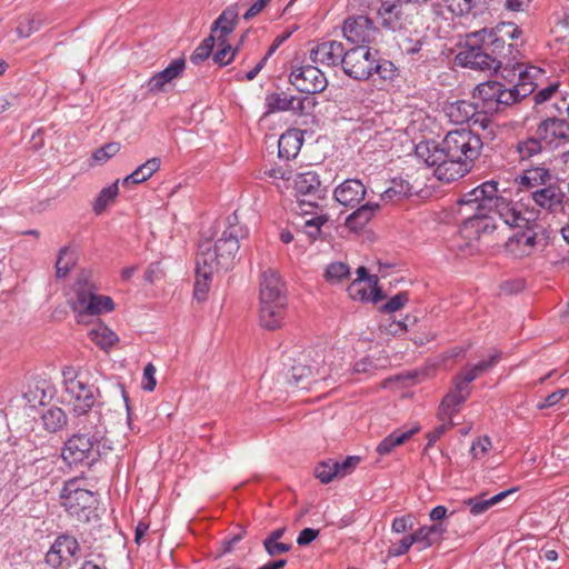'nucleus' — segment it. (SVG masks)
<instances>
[{
  "label": "nucleus",
  "instance_id": "1",
  "mask_svg": "<svg viewBox=\"0 0 569 569\" xmlns=\"http://www.w3.org/2000/svg\"><path fill=\"white\" fill-rule=\"evenodd\" d=\"M498 181L488 180L465 193L457 201L461 216V232L479 238L496 229L495 212L507 226H528L535 222L537 210L522 201L499 196Z\"/></svg>",
  "mask_w": 569,
  "mask_h": 569
},
{
  "label": "nucleus",
  "instance_id": "2",
  "mask_svg": "<svg viewBox=\"0 0 569 569\" xmlns=\"http://www.w3.org/2000/svg\"><path fill=\"white\" fill-rule=\"evenodd\" d=\"M482 140L471 130L449 131L441 143L420 141L415 148L418 160L433 168V176L446 183L466 176L481 153Z\"/></svg>",
  "mask_w": 569,
  "mask_h": 569
},
{
  "label": "nucleus",
  "instance_id": "3",
  "mask_svg": "<svg viewBox=\"0 0 569 569\" xmlns=\"http://www.w3.org/2000/svg\"><path fill=\"white\" fill-rule=\"evenodd\" d=\"M248 237V229L242 226L236 213L227 218L226 228L212 243L202 240L198 247V258L204 264H212L218 269H229L233 266L240 247V240Z\"/></svg>",
  "mask_w": 569,
  "mask_h": 569
},
{
  "label": "nucleus",
  "instance_id": "4",
  "mask_svg": "<svg viewBox=\"0 0 569 569\" xmlns=\"http://www.w3.org/2000/svg\"><path fill=\"white\" fill-rule=\"evenodd\" d=\"M343 72L355 80L390 82L397 77L398 69L387 59L380 58L378 51L368 46H357L346 50L341 66Z\"/></svg>",
  "mask_w": 569,
  "mask_h": 569
},
{
  "label": "nucleus",
  "instance_id": "5",
  "mask_svg": "<svg viewBox=\"0 0 569 569\" xmlns=\"http://www.w3.org/2000/svg\"><path fill=\"white\" fill-rule=\"evenodd\" d=\"M73 297L69 305L78 322H86L87 317H97L114 310V302L109 296L97 293V288L87 273H81L72 286Z\"/></svg>",
  "mask_w": 569,
  "mask_h": 569
},
{
  "label": "nucleus",
  "instance_id": "6",
  "mask_svg": "<svg viewBox=\"0 0 569 569\" xmlns=\"http://www.w3.org/2000/svg\"><path fill=\"white\" fill-rule=\"evenodd\" d=\"M64 399L71 407L72 415H82L97 406L99 390L78 378L76 368L69 366L62 369Z\"/></svg>",
  "mask_w": 569,
  "mask_h": 569
},
{
  "label": "nucleus",
  "instance_id": "7",
  "mask_svg": "<svg viewBox=\"0 0 569 569\" xmlns=\"http://www.w3.org/2000/svg\"><path fill=\"white\" fill-rule=\"evenodd\" d=\"M293 189L299 210L305 214L312 213L315 209H318L327 193L319 174L312 170L297 173L293 178Z\"/></svg>",
  "mask_w": 569,
  "mask_h": 569
},
{
  "label": "nucleus",
  "instance_id": "8",
  "mask_svg": "<svg viewBox=\"0 0 569 569\" xmlns=\"http://www.w3.org/2000/svg\"><path fill=\"white\" fill-rule=\"evenodd\" d=\"M456 59L461 67L488 73L497 72L501 68V61L485 49L475 33L467 37L465 47Z\"/></svg>",
  "mask_w": 569,
  "mask_h": 569
},
{
  "label": "nucleus",
  "instance_id": "9",
  "mask_svg": "<svg viewBox=\"0 0 569 569\" xmlns=\"http://www.w3.org/2000/svg\"><path fill=\"white\" fill-rule=\"evenodd\" d=\"M342 33L347 41L357 46H368L382 40V31L366 14H353L345 19Z\"/></svg>",
  "mask_w": 569,
  "mask_h": 569
},
{
  "label": "nucleus",
  "instance_id": "10",
  "mask_svg": "<svg viewBox=\"0 0 569 569\" xmlns=\"http://www.w3.org/2000/svg\"><path fill=\"white\" fill-rule=\"evenodd\" d=\"M100 441L92 439L87 433H74L63 445L61 450L62 459L69 465H91L99 455L98 445Z\"/></svg>",
  "mask_w": 569,
  "mask_h": 569
},
{
  "label": "nucleus",
  "instance_id": "11",
  "mask_svg": "<svg viewBox=\"0 0 569 569\" xmlns=\"http://www.w3.org/2000/svg\"><path fill=\"white\" fill-rule=\"evenodd\" d=\"M319 360L313 359L312 363H297L292 366L289 382L298 388L308 389L313 383L335 379L333 369L325 361V357L317 355Z\"/></svg>",
  "mask_w": 569,
  "mask_h": 569
},
{
  "label": "nucleus",
  "instance_id": "12",
  "mask_svg": "<svg viewBox=\"0 0 569 569\" xmlns=\"http://www.w3.org/2000/svg\"><path fill=\"white\" fill-rule=\"evenodd\" d=\"M416 13L401 1H387L378 10L381 29L391 32H406L413 24Z\"/></svg>",
  "mask_w": 569,
  "mask_h": 569
},
{
  "label": "nucleus",
  "instance_id": "13",
  "mask_svg": "<svg viewBox=\"0 0 569 569\" xmlns=\"http://www.w3.org/2000/svg\"><path fill=\"white\" fill-rule=\"evenodd\" d=\"M80 551L78 540L69 535H61L46 553V563L53 569L70 567Z\"/></svg>",
  "mask_w": 569,
  "mask_h": 569
},
{
  "label": "nucleus",
  "instance_id": "14",
  "mask_svg": "<svg viewBox=\"0 0 569 569\" xmlns=\"http://www.w3.org/2000/svg\"><path fill=\"white\" fill-rule=\"evenodd\" d=\"M94 502L92 491L79 487L77 478L68 480L61 491V503L72 516L90 508Z\"/></svg>",
  "mask_w": 569,
  "mask_h": 569
},
{
  "label": "nucleus",
  "instance_id": "15",
  "mask_svg": "<svg viewBox=\"0 0 569 569\" xmlns=\"http://www.w3.org/2000/svg\"><path fill=\"white\" fill-rule=\"evenodd\" d=\"M290 82L297 90L308 94L321 92L327 87L323 72L316 66H302L293 69L290 73Z\"/></svg>",
  "mask_w": 569,
  "mask_h": 569
},
{
  "label": "nucleus",
  "instance_id": "16",
  "mask_svg": "<svg viewBox=\"0 0 569 569\" xmlns=\"http://www.w3.org/2000/svg\"><path fill=\"white\" fill-rule=\"evenodd\" d=\"M475 34L485 49L491 54H495V58H498L497 60L501 61V76L503 79H507L508 76L505 74V72L509 70V67L515 61V57L512 56L515 46L512 43H506V41L499 37H492L491 30L482 29L475 32Z\"/></svg>",
  "mask_w": 569,
  "mask_h": 569
},
{
  "label": "nucleus",
  "instance_id": "17",
  "mask_svg": "<svg viewBox=\"0 0 569 569\" xmlns=\"http://www.w3.org/2000/svg\"><path fill=\"white\" fill-rule=\"evenodd\" d=\"M539 211L535 222L528 226H511L512 228L523 229L522 232L515 233L506 243L507 250L516 257L529 256L537 243V232L535 229L538 227Z\"/></svg>",
  "mask_w": 569,
  "mask_h": 569
},
{
  "label": "nucleus",
  "instance_id": "18",
  "mask_svg": "<svg viewBox=\"0 0 569 569\" xmlns=\"http://www.w3.org/2000/svg\"><path fill=\"white\" fill-rule=\"evenodd\" d=\"M536 136L541 143L558 147L569 141V123L563 119L548 118L540 122Z\"/></svg>",
  "mask_w": 569,
  "mask_h": 569
},
{
  "label": "nucleus",
  "instance_id": "19",
  "mask_svg": "<svg viewBox=\"0 0 569 569\" xmlns=\"http://www.w3.org/2000/svg\"><path fill=\"white\" fill-rule=\"evenodd\" d=\"M346 49L342 42L327 40L316 44L310 50V59L313 63L325 67L342 66Z\"/></svg>",
  "mask_w": 569,
  "mask_h": 569
},
{
  "label": "nucleus",
  "instance_id": "20",
  "mask_svg": "<svg viewBox=\"0 0 569 569\" xmlns=\"http://www.w3.org/2000/svg\"><path fill=\"white\" fill-rule=\"evenodd\" d=\"M259 302H288L284 283L273 269L261 273Z\"/></svg>",
  "mask_w": 569,
  "mask_h": 569
},
{
  "label": "nucleus",
  "instance_id": "21",
  "mask_svg": "<svg viewBox=\"0 0 569 569\" xmlns=\"http://www.w3.org/2000/svg\"><path fill=\"white\" fill-rule=\"evenodd\" d=\"M186 69L184 58L172 60L162 71L154 73L144 84L148 93L157 94L166 91V87L179 79Z\"/></svg>",
  "mask_w": 569,
  "mask_h": 569
},
{
  "label": "nucleus",
  "instance_id": "22",
  "mask_svg": "<svg viewBox=\"0 0 569 569\" xmlns=\"http://www.w3.org/2000/svg\"><path fill=\"white\" fill-rule=\"evenodd\" d=\"M79 433H87L92 439L101 441L107 432L100 407L97 405L82 415H72Z\"/></svg>",
  "mask_w": 569,
  "mask_h": 569
},
{
  "label": "nucleus",
  "instance_id": "23",
  "mask_svg": "<svg viewBox=\"0 0 569 569\" xmlns=\"http://www.w3.org/2000/svg\"><path fill=\"white\" fill-rule=\"evenodd\" d=\"M446 532L447 527L443 523H432L421 526L408 536L412 547L415 546L418 551H422L439 543Z\"/></svg>",
  "mask_w": 569,
  "mask_h": 569
},
{
  "label": "nucleus",
  "instance_id": "24",
  "mask_svg": "<svg viewBox=\"0 0 569 569\" xmlns=\"http://www.w3.org/2000/svg\"><path fill=\"white\" fill-rule=\"evenodd\" d=\"M367 189L359 179H347L336 187L335 199L345 207H357L366 197Z\"/></svg>",
  "mask_w": 569,
  "mask_h": 569
},
{
  "label": "nucleus",
  "instance_id": "25",
  "mask_svg": "<svg viewBox=\"0 0 569 569\" xmlns=\"http://www.w3.org/2000/svg\"><path fill=\"white\" fill-rule=\"evenodd\" d=\"M469 396L470 389L460 387V385L453 380V387L447 392L439 405L437 418L453 419L460 411L461 405L466 402Z\"/></svg>",
  "mask_w": 569,
  "mask_h": 569
},
{
  "label": "nucleus",
  "instance_id": "26",
  "mask_svg": "<svg viewBox=\"0 0 569 569\" xmlns=\"http://www.w3.org/2000/svg\"><path fill=\"white\" fill-rule=\"evenodd\" d=\"M477 0H433L431 11L435 16L450 19L452 17H463L471 12L476 7Z\"/></svg>",
  "mask_w": 569,
  "mask_h": 569
},
{
  "label": "nucleus",
  "instance_id": "27",
  "mask_svg": "<svg viewBox=\"0 0 569 569\" xmlns=\"http://www.w3.org/2000/svg\"><path fill=\"white\" fill-rule=\"evenodd\" d=\"M288 302H262L259 308V322L268 330H276L283 325Z\"/></svg>",
  "mask_w": 569,
  "mask_h": 569
},
{
  "label": "nucleus",
  "instance_id": "28",
  "mask_svg": "<svg viewBox=\"0 0 569 569\" xmlns=\"http://www.w3.org/2000/svg\"><path fill=\"white\" fill-rule=\"evenodd\" d=\"M446 114L452 123L463 124L469 121L477 123L481 114L479 106L468 100H457L446 108Z\"/></svg>",
  "mask_w": 569,
  "mask_h": 569
},
{
  "label": "nucleus",
  "instance_id": "29",
  "mask_svg": "<svg viewBox=\"0 0 569 569\" xmlns=\"http://www.w3.org/2000/svg\"><path fill=\"white\" fill-rule=\"evenodd\" d=\"M563 199L565 193L556 184H550L532 192V200L536 204L551 212L562 209Z\"/></svg>",
  "mask_w": 569,
  "mask_h": 569
},
{
  "label": "nucleus",
  "instance_id": "30",
  "mask_svg": "<svg viewBox=\"0 0 569 569\" xmlns=\"http://www.w3.org/2000/svg\"><path fill=\"white\" fill-rule=\"evenodd\" d=\"M303 143V132L299 129H289L283 132L278 141V156L290 160L297 157Z\"/></svg>",
  "mask_w": 569,
  "mask_h": 569
},
{
  "label": "nucleus",
  "instance_id": "31",
  "mask_svg": "<svg viewBox=\"0 0 569 569\" xmlns=\"http://www.w3.org/2000/svg\"><path fill=\"white\" fill-rule=\"evenodd\" d=\"M239 20L237 6L227 7L211 26V34L218 39H227L232 33Z\"/></svg>",
  "mask_w": 569,
  "mask_h": 569
},
{
  "label": "nucleus",
  "instance_id": "32",
  "mask_svg": "<svg viewBox=\"0 0 569 569\" xmlns=\"http://www.w3.org/2000/svg\"><path fill=\"white\" fill-rule=\"evenodd\" d=\"M267 113L293 110L303 111V100L286 93H271L266 97Z\"/></svg>",
  "mask_w": 569,
  "mask_h": 569
},
{
  "label": "nucleus",
  "instance_id": "33",
  "mask_svg": "<svg viewBox=\"0 0 569 569\" xmlns=\"http://www.w3.org/2000/svg\"><path fill=\"white\" fill-rule=\"evenodd\" d=\"M532 93V88L530 84H521L515 83L510 88H505L502 83H499V92L496 101V106L493 107L495 111L500 109V106H510L519 100L528 97Z\"/></svg>",
  "mask_w": 569,
  "mask_h": 569
},
{
  "label": "nucleus",
  "instance_id": "34",
  "mask_svg": "<svg viewBox=\"0 0 569 569\" xmlns=\"http://www.w3.org/2000/svg\"><path fill=\"white\" fill-rule=\"evenodd\" d=\"M217 270H219V269L213 267L212 264L202 263L200 261V258L197 257L196 281H194V290H193V296L197 300L202 301L207 298V293L209 291L212 274Z\"/></svg>",
  "mask_w": 569,
  "mask_h": 569
},
{
  "label": "nucleus",
  "instance_id": "35",
  "mask_svg": "<svg viewBox=\"0 0 569 569\" xmlns=\"http://www.w3.org/2000/svg\"><path fill=\"white\" fill-rule=\"evenodd\" d=\"M542 150L540 140L536 138H527L518 141L508 150V156L512 163L529 160L531 157L539 154Z\"/></svg>",
  "mask_w": 569,
  "mask_h": 569
},
{
  "label": "nucleus",
  "instance_id": "36",
  "mask_svg": "<svg viewBox=\"0 0 569 569\" xmlns=\"http://www.w3.org/2000/svg\"><path fill=\"white\" fill-rule=\"evenodd\" d=\"M542 73V70L535 66H525L523 63L513 61L509 67V70L505 72L508 76L507 79L510 81L517 77L516 83L530 84L532 92L535 91L537 83L536 78Z\"/></svg>",
  "mask_w": 569,
  "mask_h": 569
},
{
  "label": "nucleus",
  "instance_id": "37",
  "mask_svg": "<svg viewBox=\"0 0 569 569\" xmlns=\"http://www.w3.org/2000/svg\"><path fill=\"white\" fill-rule=\"evenodd\" d=\"M161 159L159 157H152L141 163L136 170L123 179V184L129 182L142 183L149 180L156 172L160 170Z\"/></svg>",
  "mask_w": 569,
  "mask_h": 569
},
{
  "label": "nucleus",
  "instance_id": "38",
  "mask_svg": "<svg viewBox=\"0 0 569 569\" xmlns=\"http://www.w3.org/2000/svg\"><path fill=\"white\" fill-rule=\"evenodd\" d=\"M418 431V426L405 431L395 430L380 441L377 447V452L381 456L390 453L396 447L405 443Z\"/></svg>",
  "mask_w": 569,
  "mask_h": 569
},
{
  "label": "nucleus",
  "instance_id": "39",
  "mask_svg": "<svg viewBox=\"0 0 569 569\" xmlns=\"http://www.w3.org/2000/svg\"><path fill=\"white\" fill-rule=\"evenodd\" d=\"M43 428L51 433L61 431L68 423V417L63 409L52 406L41 415Z\"/></svg>",
  "mask_w": 569,
  "mask_h": 569
},
{
  "label": "nucleus",
  "instance_id": "40",
  "mask_svg": "<svg viewBox=\"0 0 569 569\" xmlns=\"http://www.w3.org/2000/svg\"><path fill=\"white\" fill-rule=\"evenodd\" d=\"M378 209V203L367 202L347 217L346 224L350 229H361L372 219Z\"/></svg>",
  "mask_w": 569,
  "mask_h": 569
},
{
  "label": "nucleus",
  "instance_id": "41",
  "mask_svg": "<svg viewBox=\"0 0 569 569\" xmlns=\"http://www.w3.org/2000/svg\"><path fill=\"white\" fill-rule=\"evenodd\" d=\"M550 179V172L548 169L542 167H533L523 170V172L517 178L520 186L526 188H533L545 184Z\"/></svg>",
  "mask_w": 569,
  "mask_h": 569
},
{
  "label": "nucleus",
  "instance_id": "42",
  "mask_svg": "<svg viewBox=\"0 0 569 569\" xmlns=\"http://www.w3.org/2000/svg\"><path fill=\"white\" fill-rule=\"evenodd\" d=\"M499 83L498 81H486L479 83L473 91V98H477L483 102V107H488L493 110L496 106V101L499 92Z\"/></svg>",
  "mask_w": 569,
  "mask_h": 569
},
{
  "label": "nucleus",
  "instance_id": "43",
  "mask_svg": "<svg viewBox=\"0 0 569 569\" xmlns=\"http://www.w3.org/2000/svg\"><path fill=\"white\" fill-rule=\"evenodd\" d=\"M89 337L97 346L104 350L111 348L119 340L117 333L103 325L92 328L89 331Z\"/></svg>",
  "mask_w": 569,
  "mask_h": 569
},
{
  "label": "nucleus",
  "instance_id": "44",
  "mask_svg": "<svg viewBox=\"0 0 569 569\" xmlns=\"http://www.w3.org/2000/svg\"><path fill=\"white\" fill-rule=\"evenodd\" d=\"M412 194V186L403 179H393L391 186L383 191L381 198L388 201H399Z\"/></svg>",
  "mask_w": 569,
  "mask_h": 569
},
{
  "label": "nucleus",
  "instance_id": "45",
  "mask_svg": "<svg viewBox=\"0 0 569 569\" xmlns=\"http://www.w3.org/2000/svg\"><path fill=\"white\" fill-rule=\"evenodd\" d=\"M76 263V258L68 246L59 250L56 261V274L58 278H64Z\"/></svg>",
  "mask_w": 569,
  "mask_h": 569
},
{
  "label": "nucleus",
  "instance_id": "46",
  "mask_svg": "<svg viewBox=\"0 0 569 569\" xmlns=\"http://www.w3.org/2000/svg\"><path fill=\"white\" fill-rule=\"evenodd\" d=\"M118 182H114L106 188H103L94 203H93V211L97 213V214H100L102 213L106 208L109 206V203L117 197L118 194Z\"/></svg>",
  "mask_w": 569,
  "mask_h": 569
},
{
  "label": "nucleus",
  "instance_id": "47",
  "mask_svg": "<svg viewBox=\"0 0 569 569\" xmlns=\"http://www.w3.org/2000/svg\"><path fill=\"white\" fill-rule=\"evenodd\" d=\"M214 39L216 37L210 33L198 44V47L193 50L192 54L190 56V61L193 64H199L200 62L209 58L214 47Z\"/></svg>",
  "mask_w": 569,
  "mask_h": 569
},
{
  "label": "nucleus",
  "instance_id": "48",
  "mask_svg": "<svg viewBox=\"0 0 569 569\" xmlns=\"http://www.w3.org/2000/svg\"><path fill=\"white\" fill-rule=\"evenodd\" d=\"M492 37H499L503 41L520 38L522 30L513 22H500L491 29Z\"/></svg>",
  "mask_w": 569,
  "mask_h": 569
},
{
  "label": "nucleus",
  "instance_id": "49",
  "mask_svg": "<svg viewBox=\"0 0 569 569\" xmlns=\"http://www.w3.org/2000/svg\"><path fill=\"white\" fill-rule=\"evenodd\" d=\"M218 41L219 49L213 53L212 60L220 67H224L233 61L238 49H232L227 39H218Z\"/></svg>",
  "mask_w": 569,
  "mask_h": 569
},
{
  "label": "nucleus",
  "instance_id": "50",
  "mask_svg": "<svg viewBox=\"0 0 569 569\" xmlns=\"http://www.w3.org/2000/svg\"><path fill=\"white\" fill-rule=\"evenodd\" d=\"M315 475L320 480V482L329 483L336 477H339L338 463H336V460L332 459L322 461L316 467Z\"/></svg>",
  "mask_w": 569,
  "mask_h": 569
},
{
  "label": "nucleus",
  "instance_id": "51",
  "mask_svg": "<svg viewBox=\"0 0 569 569\" xmlns=\"http://www.w3.org/2000/svg\"><path fill=\"white\" fill-rule=\"evenodd\" d=\"M348 295L353 300L372 301L373 291L372 287L368 286V282L353 280L348 287Z\"/></svg>",
  "mask_w": 569,
  "mask_h": 569
},
{
  "label": "nucleus",
  "instance_id": "52",
  "mask_svg": "<svg viewBox=\"0 0 569 569\" xmlns=\"http://www.w3.org/2000/svg\"><path fill=\"white\" fill-rule=\"evenodd\" d=\"M359 281L368 282L369 287H372L373 297L372 302L377 303L383 298L382 290L378 287V277L376 274H369L365 267L357 269V279Z\"/></svg>",
  "mask_w": 569,
  "mask_h": 569
},
{
  "label": "nucleus",
  "instance_id": "53",
  "mask_svg": "<svg viewBox=\"0 0 569 569\" xmlns=\"http://www.w3.org/2000/svg\"><path fill=\"white\" fill-rule=\"evenodd\" d=\"M42 26V20L34 17H24L17 27V33L20 38H28L37 32Z\"/></svg>",
  "mask_w": 569,
  "mask_h": 569
},
{
  "label": "nucleus",
  "instance_id": "54",
  "mask_svg": "<svg viewBox=\"0 0 569 569\" xmlns=\"http://www.w3.org/2000/svg\"><path fill=\"white\" fill-rule=\"evenodd\" d=\"M409 301V295L406 291H400L391 297L385 305L380 307L381 312L392 313L402 309Z\"/></svg>",
  "mask_w": 569,
  "mask_h": 569
},
{
  "label": "nucleus",
  "instance_id": "55",
  "mask_svg": "<svg viewBox=\"0 0 569 569\" xmlns=\"http://www.w3.org/2000/svg\"><path fill=\"white\" fill-rule=\"evenodd\" d=\"M120 148L119 142L106 143L93 152L92 158L97 163H103L114 157L120 151Z\"/></svg>",
  "mask_w": 569,
  "mask_h": 569
},
{
  "label": "nucleus",
  "instance_id": "56",
  "mask_svg": "<svg viewBox=\"0 0 569 569\" xmlns=\"http://www.w3.org/2000/svg\"><path fill=\"white\" fill-rule=\"evenodd\" d=\"M440 423L431 431L427 433L428 443L427 447L433 446L446 432L453 427L452 419L438 418Z\"/></svg>",
  "mask_w": 569,
  "mask_h": 569
},
{
  "label": "nucleus",
  "instance_id": "57",
  "mask_svg": "<svg viewBox=\"0 0 569 569\" xmlns=\"http://www.w3.org/2000/svg\"><path fill=\"white\" fill-rule=\"evenodd\" d=\"M492 448L491 439L488 436L478 437L472 441L470 455L473 459L483 458Z\"/></svg>",
  "mask_w": 569,
  "mask_h": 569
},
{
  "label": "nucleus",
  "instance_id": "58",
  "mask_svg": "<svg viewBox=\"0 0 569 569\" xmlns=\"http://www.w3.org/2000/svg\"><path fill=\"white\" fill-rule=\"evenodd\" d=\"M415 526V516L412 513H406L400 517H396L391 522V532L392 533H405L407 531L413 530Z\"/></svg>",
  "mask_w": 569,
  "mask_h": 569
},
{
  "label": "nucleus",
  "instance_id": "59",
  "mask_svg": "<svg viewBox=\"0 0 569 569\" xmlns=\"http://www.w3.org/2000/svg\"><path fill=\"white\" fill-rule=\"evenodd\" d=\"M349 274V267L343 262L330 263L327 269L325 277L328 281H341Z\"/></svg>",
  "mask_w": 569,
  "mask_h": 569
},
{
  "label": "nucleus",
  "instance_id": "60",
  "mask_svg": "<svg viewBox=\"0 0 569 569\" xmlns=\"http://www.w3.org/2000/svg\"><path fill=\"white\" fill-rule=\"evenodd\" d=\"M465 503L467 506H469L470 513L472 516L482 515L489 508H491V505H490L486 493L470 498V499L466 500Z\"/></svg>",
  "mask_w": 569,
  "mask_h": 569
},
{
  "label": "nucleus",
  "instance_id": "61",
  "mask_svg": "<svg viewBox=\"0 0 569 569\" xmlns=\"http://www.w3.org/2000/svg\"><path fill=\"white\" fill-rule=\"evenodd\" d=\"M381 4L376 0H349V8L352 11L358 12V14H368L369 12L376 11L378 14V10Z\"/></svg>",
  "mask_w": 569,
  "mask_h": 569
},
{
  "label": "nucleus",
  "instance_id": "62",
  "mask_svg": "<svg viewBox=\"0 0 569 569\" xmlns=\"http://www.w3.org/2000/svg\"><path fill=\"white\" fill-rule=\"evenodd\" d=\"M399 47L402 50V52L407 54H416L421 50L422 47V39L421 37L416 32L415 37H405L400 42Z\"/></svg>",
  "mask_w": 569,
  "mask_h": 569
},
{
  "label": "nucleus",
  "instance_id": "63",
  "mask_svg": "<svg viewBox=\"0 0 569 569\" xmlns=\"http://www.w3.org/2000/svg\"><path fill=\"white\" fill-rule=\"evenodd\" d=\"M412 545L410 541L409 536L402 537L400 540L392 542L391 546L388 549V556L389 557H400L406 555L410 549Z\"/></svg>",
  "mask_w": 569,
  "mask_h": 569
},
{
  "label": "nucleus",
  "instance_id": "64",
  "mask_svg": "<svg viewBox=\"0 0 569 569\" xmlns=\"http://www.w3.org/2000/svg\"><path fill=\"white\" fill-rule=\"evenodd\" d=\"M326 222V216H316L305 222V232L312 239H316L320 233L321 226Z\"/></svg>",
  "mask_w": 569,
  "mask_h": 569
}]
</instances>
